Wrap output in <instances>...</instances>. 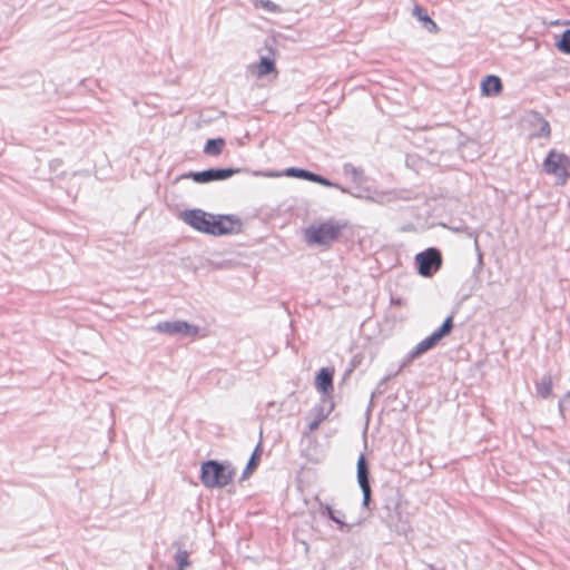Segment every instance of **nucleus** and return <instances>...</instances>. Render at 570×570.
<instances>
[{"label": "nucleus", "mask_w": 570, "mask_h": 570, "mask_svg": "<svg viewBox=\"0 0 570 570\" xmlns=\"http://www.w3.org/2000/svg\"><path fill=\"white\" fill-rule=\"evenodd\" d=\"M309 181H314V183H317V184H321V185L327 186V187L333 186V184L330 180H327L326 178H324L320 175H316L314 173L312 174V178Z\"/></svg>", "instance_id": "23"}, {"label": "nucleus", "mask_w": 570, "mask_h": 570, "mask_svg": "<svg viewBox=\"0 0 570 570\" xmlns=\"http://www.w3.org/2000/svg\"><path fill=\"white\" fill-rule=\"evenodd\" d=\"M479 263L480 264L482 263V255H481V253H479Z\"/></svg>", "instance_id": "26"}, {"label": "nucleus", "mask_w": 570, "mask_h": 570, "mask_svg": "<svg viewBox=\"0 0 570 570\" xmlns=\"http://www.w3.org/2000/svg\"><path fill=\"white\" fill-rule=\"evenodd\" d=\"M560 51L570 53V29L566 30L557 43Z\"/></svg>", "instance_id": "20"}, {"label": "nucleus", "mask_w": 570, "mask_h": 570, "mask_svg": "<svg viewBox=\"0 0 570 570\" xmlns=\"http://www.w3.org/2000/svg\"><path fill=\"white\" fill-rule=\"evenodd\" d=\"M312 174H313L312 171L306 170V175H305V178H304V179H306V180H311V178H312Z\"/></svg>", "instance_id": "25"}, {"label": "nucleus", "mask_w": 570, "mask_h": 570, "mask_svg": "<svg viewBox=\"0 0 570 570\" xmlns=\"http://www.w3.org/2000/svg\"><path fill=\"white\" fill-rule=\"evenodd\" d=\"M286 176L296 177V178H305L306 170L301 168L291 167L285 170Z\"/></svg>", "instance_id": "22"}, {"label": "nucleus", "mask_w": 570, "mask_h": 570, "mask_svg": "<svg viewBox=\"0 0 570 570\" xmlns=\"http://www.w3.org/2000/svg\"><path fill=\"white\" fill-rule=\"evenodd\" d=\"M344 225L334 220H327L317 225H311L305 230V240L309 245L326 246L334 242Z\"/></svg>", "instance_id": "2"}, {"label": "nucleus", "mask_w": 570, "mask_h": 570, "mask_svg": "<svg viewBox=\"0 0 570 570\" xmlns=\"http://www.w3.org/2000/svg\"><path fill=\"white\" fill-rule=\"evenodd\" d=\"M336 518H341L342 520L344 519V517H342L341 514H337V513H336Z\"/></svg>", "instance_id": "27"}, {"label": "nucleus", "mask_w": 570, "mask_h": 570, "mask_svg": "<svg viewBox=\"0 0 570 570\" xmlns=\"http://www.w3.org/2000/svg\"><path fill=\"white\" fill-rule=\"evenodd\" d=\"M275 63L272 59L267 57H262L258 65H257V75L259 77L266 76L274 71Z\"/></svg>", "instance_id": "16"}, {"label": "nucleus", "mask_w": 570, "mask_h": 570, "mask_svg": "<svg viewBox=\"0 0 570 570\" xmlns=\"http://www.w3.org/2000/svg\"><path fill=\"white\" fill-rule=\"evenodd\" d=\"M502 90L501 79L497 76H487L481 82V92L483 96H495Z\"/></svg>", "instance_id": "11"}, {"label": "nucleus", "mask_w": 570, "mask_h": 570, "mask_svg": "<svg viewBox=\"0 0 570 570\" xmlns=\"http://www.w3.org/2000/svg\"><path fill=\"white\" fill-rule=\"evenodd\" d=\"M537 394L543 399H547L552 393V379L549 375H544L535 383Z\"/></svg>", "instance_id": "12"}, {"label": "nucleus", "mask_w": 570, "mask_h": 570, "mask_svg": "<svg viewBox=\"0 0 570 570\" xmlns=\"http://www.w3.org/2000/svg\"><path fill=\"white\" fill-rule=\"evenodd\" d=\"M178 570H186L190 566L189 553L186 550L178 549L175 556Z\"/></svg>", "instance_id": "18"}, {"label": "nucleus", "mask_w": 570, "mask_h": 570, "mask_svg": "<svg viewBox=\"0 0 570 570\" xmlns=\"http://www.w3.org/2000/svg\"><path fill=\"white\" fill-rule=\"evenodd\" d=\"M155 331L180 336H196L198 334V327L185 321L161 322L155 326Z\"/></svg>", "instance_id": "8"}, {"label": "nucleus", "mask_w": 570, "mask_h": 570, "mask_svg": "<svg viewBox=\"0 0 570 570\" xmlns=\"http://www.w3.org/2000/svg\"><path fill=\"white\" fill-rule=\"evenodd\" d=\"M234 472L217 461H207L202 465V482L207 488H223L233 479Z\"/></svg>", "instance_id": "3"}, {"label": "nucleus", "mask_w": 570, "mask_h": 570, "mask_svg": "<svg viewBox=\"0 0 570 570\" xmlns=\"http://www.w3.org/2000/svg\"><path fill=\"white\" fill-rule=\"evenodd\" d=\"M252 2L256 8H263L268 12H282L281 7L271 0H252Z\"/></svg>", "instance_id": "19"}, {"label": "nucleus", "mask_w": 570, "mask_h": 570, "mask_svg": "<svg viewBox=\"0 0 570 570\" xmlns=\"http://www.w3.org/2000/svg\"><path fill=\"white\" fill-rule=\"evenodd\" d=\"M183 219L193 228L214 236L237 234L242 224L233 216H214L202 209H191L183 213Z\"/></svg>", "instance_id": "1"}, {"label": "nucleus", "mask_w": 570, "mask_h": 570, "mask_svg": "<svg viewBox=\"0 0 570 570\" xmlns=\"http://www.w3.org/2000/svg\"><path fill=\"white\" fill-rule=\"evenodd\" d=\"M453 327V317L449 316L443 322L442 326L433 332L431 335L421 341L411 353V357H416L436 345V343L446 334L451 332Z\"/></svg>", "instance_id": "6"}, {"label": "nucleus", "mask_w": 570, "mask_h": 570, "mask_svg": "<svg viewBox=\"0 0 570 570\" xmlns=\"http://www.w3.org/2000/svg\"><path fill=\"white\" fill-rule=\"evenodd\" d=\"M224 146L225 140L223 138L208 139L205 144L204 151L207 155L217 156L222 153Z\"/></svg>", "instance_id": "14"}, {"label": "nucleus", "mask_w": 570, "mask_h": 570, "mask_svg": "<svg viewBox=\"0 0 570 570\" xmlns=\"http://www.w3.org/2000/svg\"><path fill=\"white\" fill-rule=\"evenodd\" d=\"M543 169L554 176L556 184L563 185L570 176V159L564 154L551 150L543 163Z\"/></svg>", "instance_id": "4"}, {"label": "nucleus", "mask_w": 570, "mask_h": 570, "mask_svg": "<svg viewBox=\"0 0 570 570\" xmlns=\"http://www.w3.org/2000/svg\"><path fill=\"white\" fill-rule=\"evenodd\" d=\"M415 261L419 265V274L424 277L432 276L442 265L441 253L436 248H428L416 254Z\"/></svg>", "instance_id": "5"}, {"label": "nucleus", "mask_w": 570, "mask_h": 570, "mask_svg": "<svg viewBox=\"0 0 570 570\" xmlns=\"http://www.w3.org/2000/svg\"><path fill=\"white\" fill-rule=\"evenodd\" d=\"M368 468L363 454L360 455L357 460V482L363 493V508H367L371 500V485L368 480Z\"/></svg>", "instance_id": "9"}, {"label": "nucleus", "mask_w": 570, "mask_h": 570, "mask_svg": "<svg viewBox=\"0 0 570 570\" xmlns=\"http://www.w3.org/2000/svg\"><path fill=\"white\" fill-rule=\"evenodd\" d=\"M322 420H323V417H321V419H318V420H315V421L311 422V423L308 424V429H309L311 431L316 430V429L318 428V425H320V423H321V421H322Z\"/></svg>", "instance_id": "24"}, {"label": "nucleus", "mask_w": 570, "mask_h": 570, "mask_svg": "<svg viewBox=\"0 0 570 570\" xmlns=\"http://www.w3.org/2000/svg\"><path fill=\"white\" fill-rule=\"evenodd\" d=\"M413 16L416 17L422 22H424L430 31L438 30L436 23L428 16V13L422 7L415 6L413 9Z\"/></svg>", "instance_id": "15"}, {"label": "nucleus", "mask_w": 570, "mask_h": 570, "mask_svg": "<svg viewBox=\"0 0 570 570\" xmlns=\"http://www.w3.org/2000/svg\"><path fill=\"white\" fill-rule=\"evenodd\" d=\"M567 399L570 401V392L567 394Z\"/></svg>", "instance_id": "28"}, {"label": "nucleus", "mask_w": 570, "mask_h": 570, "mask_svg": "<svg viewBox=\"0 0 570 570\" xmlns=\"http://www.w3.org/2000/svg\"><path fill=\"white\" fill-rule=\"evenodd\" d=\"M534 121L538 126V129L534 132L537 137H549L550 136V125L547 120L534 116Z\"/></svg>", "instance_id": "17"}, {"label": "nucleus", "mask_w": 570, "mask_h": 570, "mask_svg": "<svg viewBox=\"0 0 570 570\" xmlns=\"http://www.w3.org/2000/svg\"><path fill=\"white\" fill-rule=\"evenodd\" d=\"M257 451H258V448L254 451V453L252 454V456H250V459H249V461H248V463H247V466H246V469H245V471H244V478H245L248 473H250V471H252L253 469H255V468L257 466V463H258V455H257Z\"/></svg>", "instance_id": "21"}, {"label": "nucleus", "mask_w": 570, "mask_h": 570, "mask_svg": "<svg viewBox=\"0 0 570 570\" xmlns=\"http://www.w3.org/2000/svg\"><path fill=\"white\" fill-rule=\"evenodd\" d=\"M316 387L323 394H330L333 391V371L324 367L316 376Z\"/></svg>", "instance_id": "10"}, {"label": "nucleus", "mask_w": 570, "mask_h": 570, "mask_svg": "<svg viewBox=\"0 0 570 570\" xmlns=\"http://www.w3.org/2000/svg\"><path fill=\"white\" fill-rule=\"evenodd\" d=\"M236 169L230 168H210L203 171L189 173L181 175L180 178H191L195 183L206 184L214 180H224L232 177Z\"/></svg>", "instance_id": "7"}, {"label": "nucleus", "mask_w": 570, "mask_h": 570, "mask_svg": "<svg viewBox=\"0 0 570 570\" xmlns=\"http://www.w3.org/2000/svg\"><path fill=\"white\" fill-rule=\"evenodd\" d=\"M321 509H322V514H326L328 515V518L335 522L340 529H344V528H347L348 525L344 522V520H342L341 518H336V513L337 514H341L342 517H345V514L342 512V511H337V510H334L331 505L328 504H323L321 503Z\"/></svg>", "instance_id": "13"}]
</instances>
